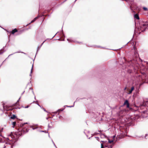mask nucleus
I'll list each match as a JSON object with an SVG mask.
<instances>
[{"label":"nucleus","instance_id":"nucleus-5","mask_svg":"<svg viewBox=\"0 0 148 148\" xmlns=\"http://www.w3.org/2000/svg\"><path fill=\"white\" fill-rule=\"evenodd\" d=\"M38 18V17H36L33 20H32L30 23L29 24H30L31 23H32L34 22V21H35Z\"/></svg>","mask_w":148,"mask_h":148},{"label":"nucleus","instance_id":"nucleus-15","mask_svg":"<svg viewBox=\"0 0 148 148\" xmlns=\"http://www.w3.org/2000/svg\"><path fill=\"white\" fill-rule=\"evenodd\" d=\"M134 53H135V55H136V57H137L138 56V54L136 52H135Z\"/></svg>","mask_w":148,"mask_h":148},{"label":"nucleus","instance_id":"nucleus-44","mask_svg":"<svg viewBox=\"0 0 148 148\" xmlns=\"http://www.w3.org/2000/svg\"><path fill=\"white\" fill-rule=\"evenodd\" d=\"M115 137V136H114L113 137Z\"/></svg>","mask_w":148,"mask_h":148},{"label":"nucleus","instance_id":"nucleus-46","mask_svg":"<svg viewBox=\"0 0 148 148\" xmlns=\"http://www.w3.org/2000/svg\"><path fill=\"white\" fill-rule=\"evenodd\" d=\"M22 53H24V54H25V53H24L23 52H22Z\"/></svg>","mask_w":148,"mask_h":148},{"label":"nucleus","instance_id":"nucleus-38","mask_svg":"<svg viewBox=\"0 0 148 148\" xmlns=\"http://www.w3.org/2000/svg\"><path fill=\"white\" fill-rule=\"evenodd\" d=\"M55 36V35L54 36H53V37L52 38H53V37H54Z\"/></svg>","mask_w":148,"mask_h":148},{"label":"nucleus","instance_id":"nucleus-23","mask_svg":"<svg viewBox=\"0 0 148 148\" xmlns=\"http://www.w3.org/2000/svg\"><path fill=\"white\" fill-rule=\"evenodd\" d=\"M52 142H53V144H54V145L56 147V145H55V144H54V143L53 142V140H52Z\"/></svg>","mask_w":148,"mask_h":148},{"label":"nucleus","instance_id":"nucleus-3","mask_svg":"<svg viewBox=\"0 0 148 148\" xmlns=\"http://www.w3.org/2000/svg\"><path fill=\"white\" fill-rule=\"evenodd\" d=\"M134 17L135 18L137 19H139V16L138 14H136L135 15H134Z\"/></svg>","mask_w":148,"mask_h":148},{"label":"nucleus","instance_id":"nucleus-1","mask_svg":"<svg viewBox=\"0 0 148 148\" xmlns=\"http://www.w3.org/2000/svg\"><path fill=\"white\" fill-rule=\"evenodd\" d=\"M140 29L142 32H143L148 27V24L147 23H143L140 25Z\"/></svg>","mask_w":148,"mask_h":148},{"label":"nucleus","instance_id":"nucleus-32","mask_svg":"<svg viewBox=\"0 0 148 148\" xmlns=\"http://www.w3.org/2000/svg\"><path fill=\"white\" fill-rule=\"evenodd\" d=\"M105 147H107V146H105Z\"/></svg>","mask_w":148,"mask_h":148},{"label":"nucleus","instance_id":"nucleus-6","mask_svg":"<svg viewBox=\"0 0 148 148\" xmlns=\"http://www.w3.org/2000/svg\"><path fill=\"white\" fill-rule=\"evenodd\" d=\"M16 117V116L15 115H13L11 117L12 119H14Z\"/></svg>","mask_w":148,"mask_h":148},{"label":"nucleus","instance_id":"nucleus-26","mask_svg":"<svg viewBox=\"0 0 148 148\" xmlns=\"http://www.w3.org/2000/svg\"><path fill=\"white\" fill-rule=\"evenodd\" d=\"M14 54V53H13V54H11L8 57H9V56H11V55H12V54Z\"/></svg>","mask_w":148,"mask_h":148},{"label":"nucleus","instance_id":"nucleus-18","mask_svg":"<svg viewBox=\"0 0 148 148\" xmlns=\"http://www.w3.org/2000/svg\"><path fill=\"white\" fill-rule=\"evenodd\" d=\"M45 41V40L41 44V45H40V48L42 46V45L44 43V42Z\"/></svg>","mask_w":148,"mask_h":148},{"label":"nucleus","instance_id":"nucleus-31","mask_svg":"<svg viewBox=\"0 0 148 148\" xmlns=\"http://www.w3.org/2000/svg\"><path fill=\"white\" fill-rule=\"evenodd\" d=\"M19 52H16L14 53H19Z\"/></svg>","mask_w":148,"mask_h":148},{"label":"nucleus","instance_id":"nucleus-45","mask_svg":"<svg viewBox=\"0 0 148 148\" xmlns=\"http://www.w3.org/2000/svg\"><path fill=\"white\" fill-rule=\"evenodd\" d=\"M126 88H125V89H126Z\"/></svg>","mask_w":148,"mask_h":148},{"label":"nucleus","instance_id":"nucleus-25","mask_svg":"<svg viewBox=\"0 0 148 148\" xmlns=\"http://www.w3.org/2000/svg\"><path fill=\"white\" fill-rule=\"evenodd\" d=\"M28 124L27 123H23V125H25V124Z\"/></svg>","mask_w":148,"mask_h":148},{"label":"nucleus","instance_id":"nucleus-37","mask_svg":"<svg viewBox=\"0 0 148 148\" xmlns=\"http://www.w3.org/2000/svg\"><path fill=\"white\" fill-rule=\"evenodd\" d=\"M48 119V118H46V119Z\"/></svg>","mask_w":148,"mask_h":148},{"label":"nucleus","instance_id":"nucleus-41","mask_svg":"<svg viewBox=\"0 0 148 148\" xmlns=\"http://www.w3.org/2000/svg\"><path fill=\"white\" fill-rule=\"evenodd\" d=\"M33 130H34V129H35V128H33Z\"/></svg>","mask_w":148,"mask_h":148},{"label":"nucleus","instance_id":"nucleus-30","mask_svg":"<svg viewBox=\"0 0 148 148\" xmlns=\"http://www.w3.org/2000/svg\"><path fill=\"white\" fill-rule=\"evenodd\" d=\"M32 92H33V94L34 95V91H33V90H32Z\"/></svg>","mask_w":148,"mask_h":148},{"label":"nucleus","instance_id":"nucleus-24","mask_svg":"<svg viewBox=\"0 0 148 148\" xmlns=\"http://www.w3.org/2000/svg\"><path fill=\"white\" fill-rule=\"evenodd\" d=\"M46 131H41V132H45V133H46Z\"/></svg>","mask_w":148,"mask_h":148},{"label":"nucleus","instance_id":"nucleus-16","mask_svg":"<svg viewBox=\"0 0 148 148\" xmlns=\"http://www.w3.org/2000/svg\"><path fill=\"white\" fill-rule=\"evenodd\" d=\"M104 147L102 144H101V148H104Z\"/></svg>","mask_w":148,"mask_h":148},{"label":"nucleus","instance_id":"nucleus-9","mask_svg":"<svg viewBox=\"0 0 148 148\" xmlns=\"http://www.w3.org/2000/svg\"><path fill=\"white\" fill-rule=\"evenodd\" d=\"M113 146V145H107V147H108V148H112Z\"/></svg>","mask_w":148,"mask_h":148},{"label":"nucleus","instance_id":"nucleus-14","mask_svg":"<svg viewBox=\"0 0 148 148\" xmlns=\"http://www.w3.org/2000/svg\"><path fill=\"white\" fill-rule=\"evenodd\" d=\"M40 47H37V52H36V53H37L38 52V50H39V49H40Z\"/></svg>","mask_w":148,"mask_h":148},{"label":"nucleus","instance_id":"nucleus-42","mask_svg":"<svg viewBox=\"0 0 148 148\" xmlns=\"http://www.w3.org/2000/svg\"><path fill=\"white\" fill-rule=\"evenodd\" d=\"M76 1H77V0H75V2Z\"/></svg>","mask_w":148,"mask_h":148},{"label":"nucleus","instance_id":"nucleus-21","mask_svg":"<svg viewBox=\"0 0 148 148\" xmlns=\"http://www.w3.org/2000/svg\"><path fill=\"white\" fill-rule=\"evenodd\" d=\"M29 106H26V107H24V108H29Z\"/></svg>","mask_w":148,"mask_h":148},{"label":"nucleus","instance_id":"nucleus-29","mask_svg":"<svg viewBox=\"0 0 148 148\" xmlns=\"http://www.w3.org/2000/svg\"><path fill=\"white\" fill-rule=\"evenodd\" d=\"M24 92H25V91H24V92L22 93V95H23L24 93Z\"/></svg>","mask_w":148,"mask_h":148},{"label":"nucleus","instance_id":"nucleus-28","mask_svg":"<svg viewBox=\"0 0 148 148\" xmlns=\"http://www.w3.org/2000/svg\"><path fill=\"white\" fill-rule=\"evenodd\" d=\"M101 141L103 143H105V142L104 141Z\"/></svg>","mask_w":148,"mask_h":148},{"label":"nucleus","instance_id":"nucleus-7","mask_svg":"<svg viewBox=\"0 0 148 148\" xmlns=\"http://www.w3.org/2000/svg\"><path fill=\"white\" fill-rule=\"evenodd\" d=\"M134 87H132L131 88V90L130 91L129 93H131L132 92V91L134 90Z\"/></svg>","mask_w":148,"mask_h":148},{"label":"nucleus","instance_id":"nucleus-20","mask_svg":"<svg viewBox=\"0 0 148 148\" xmlns=\"http://www.w3.org/2000/svg\"><path fill=\"white\" fill-rule=\"evenodd\" d=\"M113 142V140H109L108 141L109 143H111L112 142Z\"/></svg>","mask_w":148,"mask_h":148},{"label":"nucleus","instance_id":"nucleus-39","mask_svg":"<svg viewBox=\"0 0 148 148\" xmlns=\"http://www.w3.org/2000/svg\"><path fill=\"white\" fill-rule=\"evenodd\" d=\"M30 89L32 90V88H30Z\"/></svg>","mask_w":148,"mask_h":148},{"label":"nucleus","instance_id":"nucleus-8","mask_svg":"<svg viewBox=\"0 0 148 148\" xmlns=\"http://www.w3.org/2000/svg\"><path fill=\"white\" fill-rule=\"evenodd\" d=\"M16 123L15 121L13 122H12V125H13V128L14 127V126L16 125Z\"/></svg>","mask_w":148,"mask_h":148},{"label":"nucleus","instance_id":"nucleus-22","mask_svg":"<svg viewBox=\"0 0 148 148\" xmlns=\"http://www.w3.org/2000/svg\"><path fill=\"white\" fill-rule=\"evenodd\" d=\"M36 104L38 106H40V107H41V106H40V105L38 103H36Z\"/></svg>","mask_w":148,"mask_h":148},{"label":"nucleus","instance_id":"nucleus-34","mask_svg":"<svg viewBox=\"0 0 148 148\" xmlns=\"http://www.w3.org/2000/svg\"><path fill=\"white\" fill-rule=\"evenodd\" d=\"M35 102V101H34L33 102V103H34V102Z\"/></svg>","mask_w":148,"mask_h":148},{"label":"nucleus","instance_id":"nucleus-36","mask_svg":"<svg viewBox=\"0 0 148 148\" xmlns=\"http://www.w3.org/2000/svg\"><path fill=\"white\" fill-rule=\"evenodd\" d=\"M96 138H98V137H96Z\"/></svg>","mask_w":148,"mask_h":148},{"label":"nucleus","instance_id":"nucleus-17","mask_svg":"<svg viewBox=\"0 0 148 148\" xmlns=\"http://www.w3.org/2000/svg\"><path fill=\"white\" fill-rule=\"evenodd\" d=\"M41 108H42V109H43V110H44L45 112H47V110H46L44 108H42V107H41Z\"/></svg>","mask_w":148,"mask_h":148},{"label":"nucleus","instance_id":"nucleus-33","mask_svg":"<svg viewBox=\"0 0 148 148\" xmlns=\"http://www.w3.org/2000/svg\"><path fill=\"white\" fill-rule=\"evenodd\" d=\"M48 127H49V125H48Z\"/></svg>","mask_w":148,"mask_h":148},{"label":"nucleus","instance_id":"nucleus-12","mask_svg":"<svg viewBox=\"0 0 148 148\" xmlns=\"http://www.w3.org/2000/svg\"><path fill=\"white\" fill-rule=\"evenodd\" d=\"M143 9H144V10L146 11L147 10H148L147 8L145 7L143 8Z\"/></svg>","mask_w":148,"mask_h":148},{"label":"nucleus","instance_id":"nucleus-2","mask_svg":"<svg viewBox=\"0 0 148 148\" xmlns=\"http://www.w3.org/2000/svg\"><path fill=\"white\" fill-rule=\"evenodd\" d=\"M124 105H127V108H129V102H128V100H126L124 103Z\"/></svg>","mask_w":148,"mask_h":148},{"label":"nucleus","instance_id":"nucleus-35","mask_svg":"<svg viewBox=\"0 0 148 148\" xmlns=\"http://www.w3.org/2000/svg\"><path fill=\"white\" fill-rule=\"evenodd\" d=\"M34 99H36V97H35H35H34Z\"/></svg>","mask_w":148,"mask_h":148},{"label":"nucleus","instance_id":"nucleus-40","mask_svg":"<svg viewBox=\"0 0 148 148\" xmlns=\"http://www.w3.org/2000/svg\"><path fill=\"white\" fill-rule=\"evenodd\" d=\"M36 102H38V101H36Z\"/></svg>","mask_w":148,"mask_h":148},{"label":"nucleus","instance_id":"nucleus-43","mask_svg":"<svg viewBox=\"0 0 148 148\" xmlns=\"http://www.w3.org/2000/svg\"><path fill=\"white\" fill-rule=\"evenodd\" d=\"M67 0H65L64 2H65V1H66Z\"/></svg>","mask_w":148,"mask_h":148},{"label":"nucleus","instance_id":"nucleus-13","mask_svg":"<svg viewBox=\"0 0 148 148\" xmlns=\"http://www.w3.org/2000/svg\"><path fill=\"white\" fill-rule=\"evenodd\" d=\"M67 40L69 42H72V40L69 39H67Z\"/></svg>","mask_w":148,"mask_h":148},{"label":"nucleus","instance_id":"nucleus-4","mask_svg":"<svg viewBox=\"0 0 148 148\" xmlns=\"http://www.w3.org/2000/svg\"><path fill=\"white\" fill-rule=\"evenodd\" d=\"M17 32V30L16 29H14L12 30V34H14V33Z\"/></svg>","mask_w":148,"mask_h":148},{"label":"nucleus","instance_id":"nucleus-47","mask_svg":"<svg viewBox=\"0 0 148 148\" xmlns=\"http://www.w3.org/2000/svg\"><path fill=\"white\" fill-rule=\"evenodd\" d=\"M1 54V53H0V54Z\"/></svg>","mask_w":148,"mask_h":148},{"label":"nucleus","instance_id":"nucleus-11","mask_svg":"<svg viewBox=\"0 0 148 148\" xmlns=\"http://www.w3.org/2000/svg\"><path fill=\"white\" fill-rule=\"evenodd\" d=\"M75 102H74V104L73 106H66L68 107H70V108L72 107H73L74 106V103H75Z\"/></svg>","mask_w":148,"mask_h":148},{"label":"nucleus","instance_id":"nucleus-19","mask_svg":"<svg viewBox=\"0 0 148 148\" xmlns=\"http://www.w3.org/2000/svg\"><path fill=\"white\" fill-rule=\"evenodd\" d=\"M63 109L61 110V109H59L58 110L57 112H60V111H62L63 110Z\"/></svg>","mask_w":148,"mask_h":148},{"label":"nucleus","instance_id":"nucleus-10","mask_svg":"<svg viewBox=\"0 0 148 148\" xmlns=\"http://www.w3.org/2000/svg\"><path fill=\"white\" fill-rule=\"evenodd\" d=\"M33 65H32V69L31 70V72H30V75H29L31 76L32 77V74H31V73H32V68H33Z\"/></svg>","mask_w":148,"mask_h":148},{"label":"nucleus","instance_id":"nucleus-27","mask_svg":"<svg viewBox=\"0 0 148 148\" xmlns=\"http://www.w3.org/2000/svg\"><path fill=\"white\" fill-rule=\"evenodd\" d=\"M20 97L19 99H18V100L17 101V102H18L19 101V99H20Z\"/></svg>","mask_w":148,"mask_h":148}]
</instances>
